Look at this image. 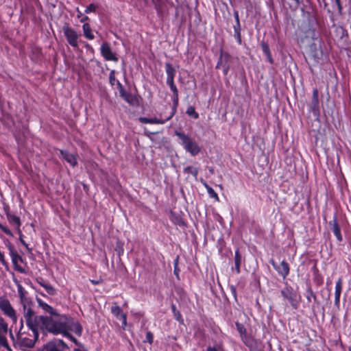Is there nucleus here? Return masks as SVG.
I'll return each instance as SVG.
<instances>
[{
    "mask_svg": "<svg viewBox=\"0 0 351 351\" xmlns=\"http://www.w3.org/2000/svg\"><path fill=\"white\" fill-rule=\"evenodd\" d=\"M24 317L29 329L38 335L39 330H46L49 332L57 335L59 329L62 327V323H59L56 327V320L49 319L48 316H37L32 309H29L24 314Z\"/></svg>",
    "mask_w": 351,
    "mask_h": 351,
    "instance_id": "f257e3e1",
    "label": "nucleus"
},
{
    "mask_svg": "<svg viewBox=\"0 0 351 351\" xmlns=\"http://www.w3.org/2000/svg\"><path fill=\"white\" fill-rule=\"evenodd\" d=\"M22 329L23 327H21L19 330L16 335V340L14 339L13 335L10 331V336L12 339H13L15 344L22 350L32 348L34 346L36 339H38V335L32 331L31 332H26L23 331Z\"/></svg>",
    "mask_w": 351,
    "mask_h": 351,
    "instance_id": "f03ea898",
    "label": "nucleus"
},
{
    "mask_svg": "<svg viewBox=\"0 0 351 351\" xmlns=\"http://www.w3.org/2000/svg\"><path fill=\"white\" fill-rule=\"evenodd\" d=\"M57 318L58 320H56V327L58 328L59 323H62L63 325L57 332V334L68 335V330H72L78 336L82 335V327L79 322H74L71 317L65 315Z\"/></svg>",
    "mask_w": 351,
    "mask_h": 351,
    "instance_id": "7ed1b4c3",
    "label": "nucleus"
},
{
    "mask_svg": "<svg viewBox=\"0 0 351 351\" xmlns=\"http://www.w3.org/2000/svg\"><path fill=\"white\" fill-rule=\"evenodd\" d=\"M0 309L4 315L9 317L14 322L17 321L16 311L10 301L5 297H0Z\"/></svg>",
    "mask_w": 351,
    "mask_h": 351,
    "instance_id": "20e7f679",
    "label": "nucleus"
},
{
    "mask_svg": "<svg viewBox=\"0 0 351 351\" xmlns=\"http://www.w3.org/2000/svg\"><path fill=\"white\" fill-rule=\"evenodd\" d=\"M165 69L167 75V84L169 86L171 90L173 91L174 95V101H176L178 100V93L177 88L173 82V78L176 71L175 69L172 66V65L169 62H167L165 64Z\"/></svg>",
    "mask_w": 351,
    "mask_h": 351,
    "instance_id": "39448f33",
    "label": "nucleus"
},
{
    "mask_svg": "<svg viewBox=\"0 0 351 351\" xmlns=\"http://www.w3.org/2000/svg\"><path fill=\"white\" fill-rule=\"evenodd\" d=\"M176 134L181 140L182 145L187 152H190L193 156L197 154V148L195 141H192L187 135L182 132H176Z\"/></svg>",
    "mask_w": 351,
    "mask_h": 351,
    "instance_id": "423d86ee",
    "label": "nucleus"
},
{
    "mask_svg": "<svg viewBox=\"0 0 351 351\" xmlns=\"http://www.w3.org/2000/svg\"><path fill=\"white\" fill-rule=\"evenodd\" d=\"M62 29L64 36L69 45L73 47H77L78 46V35L77 32L67 25H64Z\"/></svg>",
    "mask_w": 351,
    "mask_h": 351,
    "instance_id": "0eeeda50",
    "label": "nucleus"
},
{
    "mask_svg": "<svg viewBox=\"0 0 351 351\" xmlns=\"http://www.w3.org/2000/svg\"><path fill=\"white\" fill-rule=\"evenodd\" d=\"M231 57L228 53L221 52L216 68L222 70L224 75H226L230 69V61Z\"/></svg>",
    "mask_w": 351,
    "mask_h": 351,
    "instance_id": "6e6552de",
    "label": "nucleus"
},
{
    "mask_svg": "<svg viewBox=\"0 0 351 351\" xmlns=\"http://www.w3.org/2000/svg\"><path fill=\"white\" fill-rule=\"evenodd\" d=\"M280 293L283 298L288 300L289 303L295 308H297L296 304V293L293 289L290 286L285 287L280 291Z\"/></svg>",
    "mask_w": 351,
    "mask_h": 351,
    "instance_id": "1a4fd4ad",
    "label": "nucleus"
},
{
    "mask_svg": "<svg viewBox=\"0 0 351 351\" xmlns=\"http://www.w3.org/2000/svg\"><path fill=\"white\" fill-rule=\"evenodd\" d=\"M235 325L243 343L246 346H252V343L254 342V338L247 334L246 328L243 324L239 322H236Z\"/></svg>",
    "mask_w": 351,
    "mask_h": 351,
    "instance_id": "9d476101",
    "label": "nucleus"
},
{
    "mask_svg": "<svg viewBox=\"0 0 351 351\" xmlns=\"http://www.w3.org/2000/svg\"><path fill=\"white\" fill-rule=\"evenodd\" d=\"M269 263L283 279L287 278L289 274V266L285 261H282L279 265L273 259L270 260Z\"/></svg>",
    "mask_w": 351,
    "mask_h": 351,
    "instance_id": "9b49d317",
    "label": "nucleus"
},
{
    "mask_svg": "<svg viewBox=\"0 0 351 351\" xmlns=\"http://www.w3.org/2000/svg\"><path fill=\"white\" fill-rule=\"evenodd\" d=\"M101 54L104 57L106 60H111L114 62H117L118 58L116 55L112 51L110 45L107 42H104L100 48Z\"/></svg>",
    "mask_w": 351,
    "mask_h": 351,
    "instance_id": "f8f14e48",
    "label": "nucleus"
},
{
    "mask_svg": "<svg viewBox=\"0 0 351 351\" xmlns=\"http://www.w3.org/2000/svg\"><path fill=\"white\" fill-rule=\"evenodd\" d=\"M38 303L39 306L42 307V308L45 311H46L47 313H48L51 315L50 317H48L49 319H55L56 320H58V319L57 317H61L63 315L58 314L53 308H52L51 306H49L47 303L44 302L43 301H42L40 299H38Z\"/></svg>",
    "mask_w": 351,
    "mask_h": 351,
    "instance_id": "ddd939ff",
    "label": "nucleus"
},
{
    "mask_svg": "<svg viewBox=\"0 0 351 351\" xmlns=\"http://www.w3.org/2000/svg\"><path fill=\"white\" fill-rule=\"evenodd\" d=\"M174 114V111L170 112V114L165 119H158V118H147V117H140L139 121L142 123H152V124H164L165 122L171 119V117Z\"/></svg>",
    "mask_w": 351,
    "mask_h": 351,
    "instance_id": "4468645a",
    "label": "nucleus"
},
{
    "mask_svg": "<svg viewBox=\"0 0 351 351\" xmlns=\"http://www.w3.org/2000/svg\"><path fill=\"white\" fill-rule=\"evenodd\" d=\"M328 225H329L331 230L334 233L335 236L336 237L337 239L339 241H342L343 237L341 234V230H340L339 225L337 222L336 214L333 216L332 220L328 222Z\"/></svg>",
    "mask_w": 351,
    "mask_h": 351,
    "instance_id": "2eb2a0df",
    "label": "nucleus"
},
{
    "mask_svg": "<svg viewBox=\"0 0 351 351\" xmlns=\"http://www.w3.org/2000/svg\"><path fill=\"white\" fill-rule=\"evenodd\" d=\"M111 313L117 318L120 319L122 321L123 326H125L127 325V315L122 313L121 308L116 303H114V305L111 307Z\"/></svg>",
    "mask_w": 351,
    "mask_h": 351,
    "instance_id": "dca6fc26",
    "label": "nucleus"
},
{
    "mask_svg": "<svg viewBox=\"0 0 351 351\" xmlns=\"http://www.w3.org/2000/svg\"><path fill=\"white\" fill-rule=\"evenodd\" d=\"M117 85L120 96L123 97L128 103L133 104L135 99L134 96L130 93H127L119 81H117Z\"/></svg>",
    "mask_w": 351,
    "mask_h": 351,
    "instance_id": "f3484780",
    "label": "nucleus"
},
{
    "mask_svg": "<svg viewBox=\"0 0 351 351\" xmlns=\"http://www.w3.org/2000/svg\"><path fill=\"white\" fill-rule=\"evenodd\" d=\"M343 288V281L341 278H339L335 285V305L339 308L340 304V296Z\"/></svg>",
    "mask_w": 351,
    "mask_h": 351,
    "instance_id": "a211bd4d",
    "label": "nucleus"
},
{
    "mask_svg": "<svg viewBox=\"0 0 351 351\" xmlns=\"http://www.w3.org/2000/svg\"><path fill=\"white\" fill-rule=\"evenodd\" d=\"M60 154L64 159H65L73 167H75L77 164L76 156L74 154L64 150H61Z\"/></svg>",
    "mask_w": 351,
    "mask_h": 351,
    "instance_id": "6ab92c4d",
    "label": "nucleus"
},
{
    "mask_svg": "<svg viewBox=\"0 0 351 351\" xmlns=\"http://www.w3.org/2000/svg\"><path fill=\"white\" fill-rule=\"evenodd\" d=\"M170 214V219L173 223L179 226H184V222L180 213L176 211H171Z\"/></svg>",
    "mask_w": 351,
    "mask_h": 351,
    "instance_id": "aec40b11",
    "label": "nucleus"
},
{
    "mask_svg": "<svg viewBox=\"0 0 351 351\" xmlns=\"http://www.w3.org/2000/svg\"><path fill=\"white\" fill-rule=\"evenodd\" d=\"M8 219L10 223L15 225L17 232L19 234H21V219L19 217L13 215H8Z\"/></svg>",
    "mask_w": 351,
    "mask_h": 351,
    "instance_id": "412c9836",
    "label": "nucleus"
},
{
    "mask_svg": "<svg viewBox=\"0 0 351 351\" xmlns=\"http://www.w3.org/2000/svg\"><path fill=\"white\" fill-rule=\"evenodd\" d=\"M241 261H242V256L240 254L239 250L237 249L235 251V255H234V267H235V270H236L237 274H239L241 271L240 267H241Z\"/></svg>",
    "mask_w": 351,
    "mask_h": 351,
    "instance_id": "4be33fe9",
    "label": "nucleus"
},
{
    "mask_svg": "<svg viewBox=\"0 0 351 351\" xmlns=\"http://www.w3.org/2000/svg\"><path fill=\"white\" fill-rule=\"evenodd\" d=\"M82 29H83L84 36L86 38H88L89 40H93L94 38V35L92 33L90 27L88 23H84L82 25Z\"/></svg>",
    "mask_w": 351,
    "mask_h": 351,
    "instance_id": "5701e85b",
    "label": "nucleus"
},
{
    "mask_svg": "<svg viewBox=\"0 0 351 351\" xmlns=\"http://www.w3.org/2000/svg\"><path fill=\"white\" fill-rule=\"evenodd\" d=\"M21 303L23 305V314L27 311L29 309H32L31 308L32 302L25 296H23V298H20Z\"/></svg>",
    "mask_w": 351,
    "mask_h": 351,
    "instance_id": "b1692460",
    "label": "nucleus"
},
{
    "mask_svg": "<svg viewBox=\"0 0 351 351\" xmlns=\"http://www.w3.org/2000/svg\"><path fill=\"white\" fill-rule=\"evenodd\" d=\"M202 182L207 189L208 193L211 198H213L215 201H219V197L217 193L213 190V188L209 186L205 182L202 180Z\"/></svg>",
    "mask_w": 351,
    "mask_h": 351,
    "instance_id": "393cba45",
    "label": "nucleus"
},
{
    "mask_svg": "<svg viewBox=\"0 0 351 351\" xmlns=\"http://www.w3.org/2000/svg\"><path fill=\"white\" fill-rule=\"evenodd\" d=\"M4 333L2 330H0V346L6 348L8 350L11 351V348L8 343L5 336L2 334Z\"/></svg>",
    "mask_w": 351,
    "mask_h": 351,
    "instance_id": "a878e982",
    "label": "nucleus"
},
{
    "mask_svg": "<svg viewBox=\"0 0 351 351\" xmlns=\"http://www.w3.org/2000/svg\"><path fill=\"white\" fill-rule=\"evenodd\" d=\"M250 351H264L263 347L261 343H258L255 339L252 343V346H247Z\"/></svg>",
    "mask_w": 351,
    "mask_h": 351,
    "instance_id": "bb28decb",
    "label": "nucleus"
},
{
    "mask_svg": "<svg viewBox=\"0 0 351 351\" xmlns=\"http://www.w3.org/2000/svg\"><path fill=\"white\" fill-rule=\"evenodd\" d=\"M234 36L237 39L239 44H241V25H235L234 26Z\"/></svg>",
    "mask_w": 351,
    "mask_h": 351,
    "instance_id": "cd10ccee",
    "label": "nucleus"
},
{
    "mask_svg": "<svg viewBox=\"0 0 351 351\" xmlns=\"http://www.w3.org/2000/svg\"><path fill=\"white\" fill-rule=\"evenodd\" d=\"M49 345L50 346H56L57 348H59V349H61L62 351H63L65 348H67L66 344L60 339L56 340L53 342L50 343Z\"/></svg>",
    "mask_w": 351,
    "mask_h": 351,
    "instance_id": "c85d7f7f",
    "label": "nucleus"
},
{
    "mask_svg": "<svg viewBox=\"0 0 351 351\" xmlns=\"http://www.w3.org/2000/svg\"><path fill=\"white\" fill-rule=\"evenodd\" d=\"M43 287L45 289V290L48 294H49L51 295H53L56 294V289L51 285H49V284L43 285Z\"/></svg>",
    "mask_w": 351,
    "mask_h": 351,
    "instance_id": "c756f323",
    "label": "nucleus"
},
{
    "mask_svg": "<svg viewBox=\"0 0 351 351\" xmlns=\"http://www.w3.org/2000/svg\"><path fill=\"white\" fill-rule=\"evenodd\" d=\"M171 309L176 319L179 322H182V316L179 311H178L174 304H171Z\"/></svg>",
    "mask_w": 351,
    "mask_h": 351,
    "instance_id": "7c9ffc66",
    "label": "nucleus"
},
{
    "mask_svg": "<svg viewBox=\"0 0 351 351\" xmlns=\"http://www.w3.org/2000/svg\"><path fill=\"white\" fill-rule=\"evenodd\" d=\"M319 102L318 100V91L317 89H314L313 91V97H312V104L314 106H317Z\"/></svg>",
    "mask_w": 351,
    "mask_h": 351,
    "instance_id": "2f4dec72",
    "label": "nucleus"
},
{
    "mask_svg": "<svg viewBox=\"0 0 351 351\" xmlns=\"http://www.w3.org/2000/svg\"><path fill=\"white\" fill-rule=\"evenodd\" d=\"M0 330H2L4 334L8 332V324L4 321L3 318L0 316Z\"/></svg>",
    "mask_w": 351,
    "mask_h": 351,
    "instance_id": "473e14b6",
    "label": "nucleus"
},
{
    "mask_svg": "<svg viewBox=\"0 0 351 351\" xmlns=\"http://www.w3.org/2000/svg\"><path fill=\"white\" fill-rule=\"evenodd\" d=\"M186 114L194 118H197V114L195 112V108L193 106H190L186 110Z\"/></svg>",
    "mask_w": 351,
    "mask_h": 351,
    "instance_id": "72a5a7b5",
    "label": "nucleus"
},
{
    "mask_svg": "<svg viewBox=\"0 0 351 351\" xmlns=\"http://www.w3.org/2000/svg\"><path fill=\"white\" fill-rule=\"evenodd\" d=\"M109 81H110V84L112 86H114L115 83L117 84V80L115 78V71L114 70H112L110 71V75H109Z\"/></svg>",
    "mask_w": 351,
    "mask_h": 351,
    "instance_id": "f704fd0d",
    "label": "nucleus"
},
{
    "mask_svg": "<svg viewBox=\"0 0 351 351\" xmlns=\"http://www.w3.org/2000/svg\"><path fill=\"white\" fill-rule=\"evenodd\" d=\"M263 53L267 56L271 53L269 45L265 42L263 41L261 44Z\"/></svg>",
    "mask_w": 351,
    "mask_h": 351,
    "instance_id": "c9c22d12",
    "label": "nucleus"
},
{
    "mask_svg": "<svg viewBox=\"0 0 351 351\" xmlns=\"http://www.w3.org/2000/svg\"><path fill=\"white\" fill-rule=\"evenodd\" d=\"M17 288L19 298H23L26 295L27 292L21 284H18Z\"/></svg>",
    "mask_w": 351,
    "mask_h": 351,
    "instance_id": "e433bc0d",
    "label": "nucleus"
},
{
    "mask_svg": "<svg viewBox=\"0 0 351 351\" xmlns=\"http://www.w3.org/2000/svg\"><path fill=\"white\" fill-rule=\"evenodd\" d=\"M10 256L12 258V263L14 264H17L19 261H22V258L17 254V252H15L14 254Z\"/></svg>",
    "mask_w": 351,
    "mask_h": 351,
    "instance_id": "4c0bfd02",
    "label": "nucleus"
},
{
    "mask_svg": "<svg viewBox=\"0 0 351 351\" xmlns=\"http://www.w3.org/2000/svg\"><path fill=\"white\" fill-rule=\"evenodd\" d=\"M307 293H308V295L306 296V299L307 300L310 302H311V298H313L315 300L316 299V296L314 294V293L313 292L312 289L311 287H309L308 289H307Z\"/></svg>",
    "mask_w": 351,
    "mask_h": 351,
    "instance_id": "58836bf2",
    "label": "nucleus"
},
{
    "mask_svg": "<svg viewBox=\"0 0 351 351\" xmlns=\"http://www.w3.org/2000/svg\"><path fill=\"white\" fill-rule=\"evenodd\" d=\"M96 8L97 5H95L94 3H90L88 6L86 7L85 12L89 13L90 12H95Z\"/></svg>",
    "mask_w": 351,
    "mask_h": 351,
    "instance_id": "ea45409f",
    "label": "nucleus"
},
{
    "mask_svg": "<svg viewBox=\"0 0 351 351\" xmlns=\"http://www.w3.org/2000/svg\"><path fill=\"white\" fill-rule=\"evenodd\" d=\"M0 228L1 230L4 232L8 236H11L12 237L13 234L12 233V232L8 229L6 227L3 226L2 224L0 223Z\"/></svg>",
    "mask_w": 351,
    "mask_h": 351,
    "instance_id": "a19ab883",
    "label": "nucleus"
},
{
    "mask_svg": "<svg viewBox=\"0 0 351 351\" xmlns=\"http://www.w3.org/2000/svg\"><path fill=\"white\" fill-rule=\"evenodd\" d=\"M153 339H154L153 334L150 331H148L146 334L147 341H148L150 344H152L153 343Z\"/></svg>",
    "mask_w": 351,
    "mask_h": 351,
    "instance_id": "79ce46f5",
    "label": "nucleus"
},
{
    "mask_svg": "<svg viewBox=\"0 0 351 351\" xmlns=\"http://www.w3.org/2000/svg\"><path fill=\"white\" fill-rule=\"evenodd\" d=\"M19 239H20V241L21 242V243L25 246V247L27 249V250L31 252L32 251V249L31 248H29L28 247V245L26 243V242L23 240V234H22V232L21 231V234H19Z\"/></svg>",
    "mask_w": 351,
    "mask_h": 351,
    "instance_id": "37998d69",
    "label": "nucleus"
},
{
    "mask_svg": "<svg viewBox=\"0 0 351 351\" xmlns=\"http://www.w3.org/2000/svg\"><path fill=\"white\" fill-rule=\"evenodd\" d=\"M332 1H333V0H332ZM334 1L337 7L339 13L341 14L343 8H342L340 0H334Z\"/></svg>",
    "mask_w": 351,
    "mask_h": 351,
    "instance_id": "c03bdc74",
    "label": "nucleus"
},
{
    "mask_svg": "<svg viewBox=\"0 0 351 351\" xmlns=\"http://www.w3.org/2000/svg\"><path fill=\"white\" fill-rule=\"evenodd\" d=\"M234 17L235 21H236V25H240L239 13H238L237 11H235L234 12Z\"/></svg>",
    "mask_w": 351,
    "mask_h": 351,
    "instance_id": "a18cd8bd",
    "label": "nucleus"
},
{
    "mask_svg": "<svg viewBox=\"0 0 351 351\" xmlns=\"http://www.w3.org/2000/svg\"><path fill=\"white\" fill-rule=\"evenodd\" d=\"M174 274L176 275V278L178 280H180V277H179V272H180V269L178 267V266H176L174 267Z\"/></svg>",
    "mask_w": 351,
    "mask_h": 351,
    "instance_id": "49530a36",
    "label": "nucleus"
},
{
    "mask_svg": "<svg viewBox=\"0 0 351 351\" xmlns=\"http://www.w3.org/2000/svg\"><path fill=\"white\" fill-rule=\"evenodd\" d=\"M63 335L69 337L71 341H73L75 344H77L76 339L74 338L73 336H71L69 332H68V335Z\"/></svg>",
    "mask_w": 351,
    "mask_h": 351,
    "instance_id": "de8ad7c7",
    "label": "nucleus"
},
{
    "mask_svg": "<svg viewBox=\"0 0 351 351\" xmlns=\"http://www.w3.org/2000/svg\"><path fill=\"white\" fill-rule=\"evenodd\" d=\"M8 249L10 250V255H12L13 254H14L16 252L14 250V247L13 246L11 245V244H9L8 245Z\"/></svg>",
    "mask_w": 351,
    "mask_h": 351,
    "instance_id": "09e8293b",
    "label": "nucleus"
},
{
    "mask_svg": "<svg viewBox=\"0 0 351 351\" xmlns=\"http://www.w3.org/2000/svg\"><path fill=\"white\" fill-rule=\"evenodd\" d=\"M322 53L320 51H318L317 50H316L315 51V53L313 54V57L315 58V59H319V55L321 54Z\"/></svg>",
    "mask_w": 351,
    "mask_h": 351,
    "instance_id": "8fccbe9b",
    "label": "nucleus"
},
{
    "mask_svg": "<svg viewBox=\"0 0 351 351\" xmlns=\"http://www.w3.org/2000/svg\"><path fill=\"white\" fill-rule=\"evenodd\" d=\"M266 56H267V59H268L269 62H270V64H273V62H274V60H273V58H272V57H271V53H269V55H267Z\"/></svg>",
    "mask_w": 351,
    "mask_h": 351,
    "instance_id": "3c124183",
    "label": "nucleus"
},
{
    "mask_svg": "<svg viewBox=\"0 0 351 351\" xmlns=\"http://www.w3.org/2000/svg\"><path fill=\"white\" fill-rule=\"evenodd\" d=\"M231 291H232V293L234 295V298H236V297H237V291H236L235 287H231Z\"/></svg>",
    "mask_w": 351,
    "mask_h": 351,
    "instance_id": "603ef678",
    "label": "nucleus"
},
{
    "mask_svg": "<svg viewBox=\"0 0 351 351\" xmlns=\"http://www.w3.org/2000/svg\"><path fill=\"white\" fill-rule=\"evenodd\" d=\"M37 282L43 287V285H47L45 283L44 280L43 279L37 280Z\"/></svg>",
    "mask_w": 351,
    "mask_h": 351,
    "instance_id": "864d4df0",
    "label": "nucleus"
},
{
    "mask_svg": "<svg viewBox=\"0 0 351 351\" xmlns=\"http://www.w3.org/2000/svg\"><path fill=\"white\" fill-rule=\"evenodd\" d=\"M178 259H179V257L178 256L175 260H174V262H173V265H174V267L176 266H178Z\"/></svg>",
    "mask_w": 351,
    "mask_h": 351,
    "instance_id": "5fc2aeb1",
    "label": "nucleus"
},
{
    "mask_svg": "<svg viewBox=\"0 0 351 351\" xmlns=\"http://www.w3.org/2000/svg\"><path fill=\"white\" fill-rule=\"evenodd\" d=\"M207 351H217L215 347H208Z\"/></svg>",
    "mask_w": 351,
    "mask_h": 351,
    "instance_id": "6e6d98bb",
    "label": "nucleus"
},
{
    "mask_svg": "<svg viewBox=\"0 0 351 351\" xmlns=\"http://www.w3.org/2000/svg\"><path fill=\"white\" fill-rule=\"evenodd\" d=\"M153 3L155 4V8L156 10H158L159 9V7L158 5V4L155 2V0H152Z\"/></svg>",
    "mask_w": 351,
    "mask_h": 351,
    "instance_id": "4d7b16f0",
    "label": "nucleus"
},
{
    "mask_svg": "<svg viewBox=\"0 0 351 351\" xmlns=\"http://www.w3.org/2000/svg\"><path fill=\"white\" fill-rule=\"evenodd\" d=\"M88 16H86L83 17V18L81 19V22H84V21H85L88 20Z\"/></svg>",
    "mask_w": 351,
    "mask_h": 351,
    "instance_id": "13d9d810",
    "label": "nucleus"
},
{
    "mask_svg": "<svg viewBox=\"0 0 351 351\" xmlns=\"http://www.w3.org/2000/svg\"><path fill=\"white\" fill-rule=\"evenodd\" d=\"M91 282L93 284V285H97L99 284V281H96V280H90Z\"/></svg>",
    "mask_w": 351,
    "mask_h": 351,
    "instance_id": "bf43d9fd",
    "label": "nucleus"
},
{
    "mask_svg": "<svg viewBox=\"0 0 351 351\" xmlns=\"http://www.w3.org/2000/svg\"><path fill=\"white\" fill-rule=\"evenodd\" d=\"M86 47L93 50V48L89 45H86Z\"/></svg>",
    "mask_w": 351,
    "mask_h": 351,
    "instance_id": "052dcab7",
    "label": "nucleus"
},
{
    "mask_svg": "<svg viewBox=\"0 0 351 351\" xmlns=\"http://www.w3.org/2000/svg\"><path fill=\"white\" fill-rule=\"evenodd\" d=\"M313 47H315V45H313L311 46V48Z\"/></svg>",
    "mask_w": 351,
    "mask_h": 351,
    "instance_id": "680f3d73",
    "label": "nucleus"
},
{
    "mask_svg": "<svg viewBox=\"0 0 351 351\" xmlns=\"http://www.w3.org/2000/svg\"><path fill=\"white\" fill-rule=\"evenodd\" d=\"M313 268H314L315 269H316V265H314Z\"/></svg>",
    "mask_w": 351,
    "mask_h": 351,
    "instance_id": "e2e57ef3",
    "label": "nucleus"
}]
</instances>
